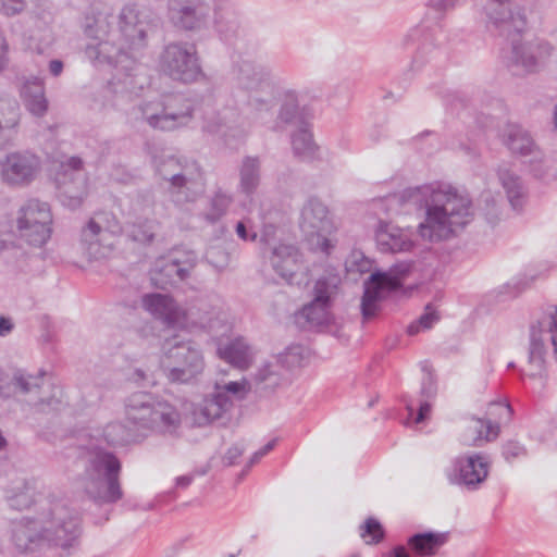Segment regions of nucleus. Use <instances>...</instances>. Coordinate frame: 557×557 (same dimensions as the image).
<instances>
[{
    "label": "nucleus",
    "instance_id": "49",
    "mask_svg": "<svg viewBox=\"0 0 557 557\" xmlns=\"http://www.w3.org/2000/svg\"><path fill=\"white\" fill-rule=\"evenodd\" d=\"M26 5V0H0V13L5 16H15L21 14Z\"/></svg>",
    "mask_w": 557,
    "mask_h": 557
},
{
    "label": "nucleus",
    "instance_id": "63",
    "mask_svg": "<svg viewBox=\"0 0 557 557\" xmlns=\"http://www.w3.org/2000/svg\"><path fill=\"white\" fill-rule=\"evenodd\" d=\"M275 235V227L273 225H264L261 233V242L269 244L270 239Z\"/></svg>",
    "mask_w": 557,
    "mask_h": 557
},
{
    "label": "nucleus",
    "instance_id": "24",
    "mask_svg": "<svg viewBox=\"0 0 557 557\" xmlns=\"http://www.w3.org/2000/svg\"><path fill=\"white\" fill-rule=\"evenodd\" d=\"M274 271L289 285L307 283L304 268L300 263L301 255L293 245L281 244L275 246L270 258Z\"/></svg>",
    "mask_w": 557,
    "mask_h": 557
},
{
    "label": "nucleus",
    "instance_id": "33",
    "mask_svg": "<svg viewBox=\"0 0 557 557\" xmlns=\"http://www.w3.org/2000/svg\"><path fill=\"white\" fill-rule=\"evenodd\" d=\"M42 375V373L34 375L21 369L13 372L14 388H16L17 395L25 397L29 405L44 404V398L40 396Z\"/></svg>",
    "mask_w": 557,
    "mask_h": 557
},
{
    "label": "nucleus",
    "instance_id": "39",
    "mask_svg": "<svg viewBox=\"0 0 557 557\" xmlns=\"http://www.w3.org/2000/svg\"><path fill=\"white\" fill-rule=\"evenodd\" d=\"M159 222L151 218H137L128 226L129 238L143 245H149L154 240L159 230Z\"/></svg>",
    "mask_w": 557,
    "mask_h": 557
},
{
    "label": "nucleus",
    "instance_id": "35",
    "mask_svg": "<svg viewBox=\"0 0 557 557\" xmlns=\"http://www.w3.org/2000/svg\"><path fill=\"white\" fill-rule=\"evenodd\" d=\"M5 499L13 509H27L35 502V487L25 479H20L5 490Z\"/></svg>",
    "mask_w": 557,
    "mask_h": 557
},
{
    "label": "nucleus",
    "instance_id": "48",
    "mask_svg": "<svg viewBox=\"0 0 557 557\" xmlns=\"http://www.w3.org/2000/svg\"><path fill=\"white\" fill-rule=\"evenodd\" d=\"M106 230L94 219H91L87 226L83 230L82 238L83 242L88 245V249L92 250L94 245H98L103 240ZM95 251H90L94 253Z\"/></svg>",
    "mask_w": 557,
    "mask_h": 557
},
{
    "label": "nucleus",
    "instance_id": "62",
    "mask_svg": "<svg viewBox=\"0 0 557 557\" xmlns=\"http://www.w3.org/2000/svg\"><path fill=\"white\" fill-rule=\"evenodd\" d=\"M13 323L11 319L5 317H0V336H7L13 330Z\"/></svg>",
    "mask_w": 557,
    "mask_h": 557
},
{
    "label": "nucleus",
    "instance_id": "26",
    "mask_svg": "<svg viewBox=\"0 0 557 557\" xmlns=\"http://www.w3.org/2000/svg\"><path fill=\"white\" fill-rule=\"evenodd\" d=\"M374 238L382 252H406L414 246L411 235L407 231L383 220H380L374 228Z\"/></svg>",
    "mask_w": 557,
    "mask_h": 557
},
{
    "label": "nucleus",
    "instance_id": "50",
    "mask_svg": "<svg viewBox=\"0 0 557 557\" xmlns=\"http://www.w3.org/2000/svg\"><path fill=\"white\" fill-rule=\"evenodd\" d=\"M406 408H407L409 418H412L414 423L424 422L431 412V404L426 400L420 403L419 409H418V412L416 416H414L413 404L407 403Z\"/></svg>",
    "mask_w": 557,
    "mask_h": 557
},
{
    "label": "nucleus",
    "instance_id": "17",
    "mask_svg": "<svg viewBox=\"0 0 557 557\" xmlns=\"http://www.w3.org/2000/svg\"><path fill=\"white\" fill-rule=\"evenodd\" d=\"M83 160L71 157L61 164L55 183L61 203L70 209L78 208L87 195V178L82 172Z\"/></svg>",
    "mask_w": 557,
    "mask_h": 557
},
{
    "label": "nucleus",
    "instance_id": "23",
    "mask_svg": "<svg viewBox=\"0 0 557 557\" xmlns=\"http://www.w3.org/2000/svg\"><path fill=\"white\" fill-rule=\"evenodd\" d=\"M488 474V462L481 454H473L457 458L453 470L447 472L450 483L475 490L485 481Z\"/></svg>",
    "mask_w": 557,
    "mask_h": 557
},
{
    "label": "nucleus",
    "instance_id": "14",
    "mask_svg": "<svg viewBox=\"0 0 557 557\" xmlns=\"http://www.w3.org/2000/svg\"><path fill=\"white\" fill-rule=\"evenodd\" d=\"M548 343L557 352V306H549L542 318L530 326L529 363L537 370L531 376L541 375Z\"/></svg>",
    "mask_w": 557,
    "mask_h": 557
},
{
    "label": "nucleus",
    "instance_id": "10",
    "mask_svg": "<svg viewBox=\"0 0 557 557\" xmlns=\"http://www.w3.org/2000/svg\"><path fill=\"white\" fill-rule=\"evenodd\" d=\"M412 270V262L401 261L389 268L388 271H374L364 282V290L361 298V313L364 320L375 317L380 309V302L391 292L403 286V281Z\"/></svg>",
    "mask_w": 557,
    "mask_h": 557
},
{
    "label": "nucleus",
    "instance_id": "53",
    "mask_svg": "<svg viewBox=\"0 0 557 557\" xmlns=\"http://www.w3.org/2000/svg\"><path fill=\"white\" fill-rule=\"evenodd\" d=\"M423 371H425V375L422 380L421 395L431 398L436 394L435 380L426 367H423Z\"/></svg>",
    "mask_w": 557,
    "mask_h": 557
},
{
    "label": "nucleus",
    "instance_id": "57",
    "mask_svg": "<svg viewBox=\"0 0 557 557\" xmlns=\"http://www.w3.org/2000/svg\"><path fill=\"white\" fill-rule=\"evenodd\" d=\"M236 234L240 239L246 242H255L258 237L257 232H255L246 221H239L236 224Z\"/></svg>",
    "mask_w": 557,
    "mask_h": 557
},
{
    "label": "nucleus",
    "instance_id": "11",
    "mask_svg": "<svg viewBox=\"0 0 557 557\" xmlns=\"http://www.w3.org/2000/svg\"><path fill=\"white\" fill-rule=\"evenodd\" d=\"M247 392L245 381L216 382L213 391L209 393L194 411L195 421L199 425L222 419L233 407V399L244 398Z\"/></svg>",
    "mask_w": 557,
    "mask_h": 557
},
{
    "label": "nucleus",
    "instance_id": "46",
    "mask_svg": "<svg viewBox=\"0 0 557 557\" xmlns=\"http://www.w3.org/2000/svg\"><path fill=\"white\" fill-rule=\"evenodd\" d=\"M360 536L366 541L367 544H376L384 537L383 527L376 519L369 518L360 528Z\"/></svg>",
    "mask_w": 557,
    "mask_h": 557
},
{
    "label": "nucleus",
    "instance_id": "8",
    "mask_svg": "<svg viewBox=\"0 0 557 557\" xmlns=\"http://www.w3.org/2000/svg\"><path fill=\"white\" fill-rule=\"evenodd\" d=\"M163 350L160 367L170 383L193 384L198 381L203 372L205 361L194 342L175 336L164 343Z\"/></svg>",
    "mask_w": 557,
    "mask_h": 557
},
{
    "label": "nucleus",
    "instance_id": "31",
    "mask_svg": "<svg viewBox=\"0 0 557 557\" xmlns=\"http://www.w3.org/2000/svg\"><path fill=\"white\" fill-rule=\"evenodd\" d=\"M240 126L242 119L238 110L224 108L211 115H206L202 128L210 134L228 136L235 135Z\"/></svg>",
    "mask_w": 557,
    "mask_h": 557
},
{
    "label": "nucleus",
    "instance_id": "55",
    "mask_svg": "<svg viewBox=\"0 0 557 557\" xmlns=\"http://www.w3.org/2000/svg\"><path fill=\"white\" fill-rule=\"evenodd\" d=\"M132 380L141 385H153L156 383V375L150 370L136 368L133 372Z\"/></svg>",
    "mask_w": 557,
    "mask_h": 557
},
{
    "label": "nucleus",
    "instance_id": "3",
    "mask_svg": "<svg viewBox=\"0 0 557 557\" xmlns=\"http://www.w3.org/2000/svg\"><path fill=\"white\" fill-rule=\"evenodd\" d=\"M126 420L135 429L121 422L108 423L102 430L82 433L100 434V445L124 446L141 442L147 432L174 434L181 426L177 408L162 396L150 392H135L125 399Z\"/></svg>",
    "mask_w": 557,
    "mask_h": 557
},
{
    "label": "nucleus",
    "instance_id": "4",
    "mask_svg": "<svg viewBox=\"0 0 557 557\" xmlns=\"http://www.w3.org/2000/svg\"><path fill=\"white\" fill-rule=\"evenodd\" d=\"M66 456L84 462L82 484L89 498L98 504H115L122 499V463L113 451L100 445L99 433H79Z\"/></svg>",
    "mask_w": 557,
    "mask_h": 557
},
{
    "label": "nucleus",
    "instance_id": "27",
    "mask_svg": "<svg viewBox=\"0 0 557 557\" xmlns=\"http://www.w3.org/2000/svg\"><path fill=\"white\" fill-rule=\"evenodd\" d=\"M214 29L225 42H232L239 35V15L232 0H214L212 16Z\"/></svg>",
    "mask_w": 557,
    "mask_h": 557
},
{
    "label": "nucleus",
    "instance_id": "18",
    "mask_svg": "<svg viewBox=\"0 0 557 557\" xmlns=\"http://www.w3.org/2000/svg\"><path fill=\"white\" fill-rule=\"evenodd\" d=\"M300 228L308 240L322 252L329 253L332 247L326 237L332 231L327 207L319 199L311 198L301 210Z\"/></svg>",
    "mask_w": 557,
    "mask_h": 557
},
{
    "label": "nucleus",
    "instance_id": "6",
    "mask_svg": "<svg viewBox=\"0 0 557 557\" xmlns=\"http://www.w3.org/2000/svg\"><path fill=\"white\" fill-rule=\"evenodd\" d=\"M157 173L169 183L168 191L177 205L194 202L203 193V173L197 161L185 156L154 158Z\"/></svg>",
    "mask_w": 557,
    "mask_h": 557
},
{
    "label": "nucleus",
    "instance_id": "20",
    "mask_svg": "<svg viewBox=\"0 0 557 557\" xmlns=\"http://www.w3.org/2000/svg\"><path fill=\"white\" fill-rule=\"evenodd\" d=\"M302 360V348L292 346L273 361L267 362L255 374L253 381L258 391L272 392L285 380L290 368L299 366Z\"/></svg>",
    "mask_w": 557,
    "mask_h": 557
},
{
    "label": "nucleus",
    "instance_id": "21",
    "mask_svg": "<svg viewBox=\"0 0 557 557\" xmlns=\"http://www.w3.org/2000/svg\"><path fill=\"white\" fill-rule=\"evenodd\" d=\"M503 143L508 149L521 157H531L529 160L531 172L537 178L546 173L543 152L536 147L530 134L520 125L508 124L503 133Z\"/></svg>",
    "mask_w": 557,
    "mask_h": 557
},
{
    "label": "nucleus",
    "instance_id": "32",
    "mask_svg": "<svg viewBox=\"0 0 557 557\" xmlns=\"http://www.w3.org/2000/svg\"><path fill=\"white\" fill-rule=\"evenodd\" d=\"M21 122V108L16 100L0 98V146L9 145L16 136Z\"/></svg>",
    "mask_w": 557,
    "mask_h": 557
},
{
    "label": "nucleus",
    "instance_id": "41",
    "mask_svg": "<svg viewBox=\"0 0 557 557\" xmlns=\"http://www.w3.org/2000/svg\"><path fill=\"white\" fill-rule=\"evenodd\" d=\"M339 283L341 278L336 274H326L319 277L313 287V299L317 302H327L329 306H332Z\"/></svg>",
    "mask_w": 557,
    "mask_h": 557
},
{
    "label": "nucleus",
    "instance_id": "60",
    "mask_svg": "<svg viewBox=\"0 0 557 557\" xmlns=\"http://www.w3.org/2000/svg\"><path fill=\"white\" fill-rule=\"evenodd\" d=\"M8 42L4 38V35L2 30L0 29V71L7 64V53H8Z\"/></svg>",
    "mask_w": 557,
    "mask_h": 557
},
{
    "label": "nucleus",
    "instance_id": "13",
    "mask_svg": "<svg viewBox=\"0 0 557 557\" xmlns=\"http://www.w3.org/2000/svg\"><path fill=\"white\" fill-rule=\"evenodd\" d=\"M214 0H168L166 14L171 25L182 32L198 33L211 22Z\"/></svg>",
    "mask_w": 557,
    "mask_h": 557
},
{
    "label": "nucleus",
    "instance_id": "40",
    "mask_svg": "<svg viewBox=\"0 0 557 557\" xmlns=\"http://www.w3.org/2000/svg\"><path fill=\"white\" fill-rule=\"evenodd\" d=\"M281 124L285 125H302L305 124L298 104V97L294 90H288L284 95V100L281 104L277 120H276V128L281 126Z\"/></svg>",
    "mask_w": 557,
    "mask_h": 557
},
{
    "label": "nucleus",
    "instance_id": "44",
    "mask_svg": "<svg viewBox=\"0 0 557 557\" xmlns=\"http://www.w3.org/2000/svg\"><path fill=\"white\" fill-rule=\"evenodd\" d=\"M331 306L327 302H317L315 299L304 306L300 314L312 326L326 325L331 321Z\"/></svg>",
    "mask_w": 557,
    "mask_h": 557
},
{
    "label": "nucleus",
    "instance_id": "2",
    "mask_svg": "<svg viewBox=\"0 0 557 557\" xmlns=\"http://www.w3.org/2000/svg\"><path fill=\"white\" fill-rule=\"evenodd\" d=\"M77 511L63 499H42L34 517H23L11 524V543L21 554L46 547H72L81 534Z\"/></svg>",
    "mask_w": 557,
    "mask_h": 557
},
{
    "label": "nucleus",
    "instance_id": "36",
    "mask_svg": "<svg viewBox=\"0 0 557 557\" xmlns=\"http://www.w3.org/2000/svg\"><path fill=\"white\" fill-rule=\"evenodd\" d=\"M447 541L446 533L424 532L413 534L408 545L418 555H433Z\"/></svg>",
    "mask_w": 557,
    "mask_h": 557
},
{
    "label": "nucleus",
    "instance_id": "56",
    "mask_svg": "<svg viewBox=\"0 0 557 557\" xmlns=\"http://www.w3.org/2000/svg\"><path fill=\"white\" fill-rule=\"evenodd\" d=\"M276 444V440L270 441L268 444H265L262 448L257 450L251 458L249 459L248 463L246 465V468L244 470V473L249 471V469L258 463L268 453H270Z\"/></svg>",
    "mask_w": 557,
    "mask_h": 557
},
{
    "label": "nucleus",
    "instance_id": "15",
    "mask_svg": "<svg viewBox=\"0 0 557 557\" xmlns=\"http://www.w3.org/2000/svg\"><path fill=\"white\" fill-rule=\"evenodd\" d=\"M40 171V158L29 150L10 152L0 161L1 180L11 187L28 186Z\"/></svg>",
    "mask_w": 557,
    "mask_h": 557
},
{
    "label": "nucleus",
    "instance_id": "45",
    "mask_svg": "<svg viewBox=\"0 0 557 557\" xmlns=\"http://www.w3.org/2000/svg\"><path fill=\"white\" fill-rule=\"evenodd\" d=\"M348 273L364 274L372 270V260L367 258L361 251H352L345 262Z\"/></svg>",
    "mask_w": 557,
    "mask_h": 557
},
{
    "label": "nucleus",
    "instance_id": "30",
    "mask_svg": "<svg viewBox=\"0 0 557 557\" xmlns=\"http://www.w3.org/2000/svg\"><path fill=\"white\" fill-rule=\"evenodd\" d=\"M20 94L26 110L32 115L42 117L47 114L49 101L46 97V87L42 78L38 76L26 78Z\"/></svg>",
    "mask_w": 557,
    "mask_h": 557
},
{
    "label": "nucleus",
    "instance_id": "22",
    "mask_svg": "<svg viewBox=\"0 0 557 557\" xmlns=\"http://www.w3.org/2000/svg\"><path fill=\"white\" fill-rule=\"evenodd\" d=\"M197 264V258L193 252L186 253L184 258L175 255L157 261L151 272L152 284L161 289L186 281Z\"/></svg>",
    "mask_w": 557,
    "mask_h": 557
},
{
    "label": "nucleus",
    "instance_id": "42",
    "mask_svg": "<svg viewBox=\"0 0 557 557\" xmlns=\"http://www.w3.org/2000/svg\"><path fill=\"white\" fill-rule=\"evenodd\" d=\"M292 147L296 156L311 158L315 152V144L308 125L305 123L292 136Z\"/></svg>",
    "mask_w": 557,
    "mask_h": 557
},
{
    "label": "nucleus",
    "instance_id": "9",
    "mask_svg": "<svg viewBox=\"0 0 557 557\" xmlns=\"http://www.w3.org/2000/svg\"><path fill=\"white\" fill-rule=\"evenodd\" d=\"M158 71L163 76L181 84H193L205 76L196 44L171 41L158 55Z\"/></svg>",
    "mask_w": 557,
    "mask_h": 557
},
{
    "label": "nucleus",
    "instance_id": "52",
    "mask_svg": "<svg viewBox=\"0 0 557 557\" xmlns=\"http://www.w3.org/2000/svg\"><path fill=\"white\" fill-rule=\"evenodd\" d=\"M484 201L486 203V211L484 212L485 220L491 225H495L499 220V210L496 201L491 195L485 196Z\"/></svg>",
    "mask_w": 557,
    "mask_h": 557
},
{
    "label": "nucleus",
    "instance_id": "19",
    "mask_svg": "<svg viewBox=\"0 0 557 557\" xmlns=\"http://www.w3.org/2000/svg\"><path fill=\"white\" fill-rule=\"evenodd\" d=\"M487 419H471L469 425L462 433L463 444L479 446L482 441H493L498 436L499 422H507L512 416L509 404L493 401L488 406Z\"/></svg>",
    "mask_w": 557,
    "mask_h": 557
},
{
    "label": "nucleus",
    "instance_id": "54",
    "mask_svg": "<svg viewBox=\"0 0 557 557\" xmlns=\"http://www.w3.org/2000/svg\"><path fill=\"white\" fill-rule=\"evenodd\" d=\"M245 446L243 443H237L230 447L222 458L224 466H233L236 460L244 454Z\"/></svg>",
    "mask_w": 557,
    "mask_h": 557
},
{
    "label": "nucleus",
    "instance_id": "58",
    "mask_svg": "<svg viewBox=\"0 0 557 557\" xmlns=\"http://www.w3.org/2000/svg\"><path fill=\"white\" fill-rule=\"evenodd\" d=\"M460 0H429V5L441 13L453 10Z\"/></svg>",
    "mask_w": 557,
    "mask_h": 557
},
{
    "label": "nucleus",
    "instance_id": "16",
    "mask_svg": "<svg viewBox=\"0 0 557 557\" xmlns=\"http://www.w3.org/2000/svg\"><path fill=\"white\" fill-rule=\"evenodd\" d=\"M95 41V44L87 45L85 49V54L90 62L95 65H112L116 70L121 66V69L129 71L125 74L124 78L116 76L117 81L124 85L125 89L133 91L137 87L143 88V85L138 84L136 81L137 73H133V71L137 70L133 66L134 62L128 59V55L123 51L122 47H116L113 42L107 40V38Z\"/></svg>",
    "mask_w": 557,
    "mask_h": 557
},
{
    "label": "nucleus",
    "instance_id": "34",
    "mask_svg": "<svg viewBox=\"0 0 557 557\" xmlns=\"http://www.w3.org/2000/svg\"><path fill=\"white\" fill-rule=\"evenodd\" d=\"M498 178L512 209L520 210L527 195L522 178L506 165L498 169Z\"/></svg>",
    "mask_w": 557,
    "mask_h": 557
},
{
    "label": "nucleus",
    "instance_id": "28",
    "mask_svg": "<svg viewBox=\"0 0 557 557\" xmlns=\"http://www.w3.org/2000/svg\"><path fill=\"white\" fill-rule=\"evenodd\" d=\"M112 17L101 1H92L85 8L81 17V28L84 35L92 40H102L110 33Z\"/></svg>",
    "mask_w": 557,
    "mask_h": 557
},
{
    "label": "nucleus",
    "instance_id": "59",
    "mask_svg": "<svg viewBox=\"0 0 557 557\" xmlns=\"http://www.w3.org/2000/svg\"><path fill=\"white\" fill-rule=\"evenodd\" d=\"M13 376L10 382H0V398L9 399L17 396L16 388H14Z\"/></svg>",
    "mask_w": 557,
    "mask_h": 557
},
{
    "label": "nucleus",
    "instance_id": "47",
    "mask_svg": "<svg viewBox=\"0 0 557 557\" xmlns=\"http://www.w3.org/2000/svg\"><path fill=\"white\" fill-rule=\"evenodd\" d=\"M440 320V317L434 309V307L429 304L425 306L424 313L420 315V318L417 320V322L411 323L408 326V333L410 335L417 334L420 329L429 330L433 326L434 323H436Z\"/></svg>",
    "mask_w": 557,
    "mask_h": 557
},
{
    "label": "nucleus",
    "instance_id": "38",
    "mask_svg": "<svg viewBox=\"0 0 557 557\" xmlns=\"http://www.w3.org/2000/svg\"><path fill=\"white\" fill-rule=\"evenodd\" d=\"M219 355L222 359L239 369H245L249 364V347L243 338H236L219 347Z\"/></svg>",
    "mask_w": 557,
    "mask_h": 557
},
{
    "label": "nucleus",
    "instance_id": "1",
    "mask_svg": "<svg viewBox=\"0 0 557 557\" xmlns=\"http://www.w3.org/2000/svg\"><path fill=\"white\" fill-rule=\"evenodd\" d=\"M387 215L408 211L407 207L423 210L425 220L419 224L422 238L430 242L444 240L462 231L474 218L471 198L445 183H431L409 187L391 194L374 202Z\"/></svg>",
    "mask_w": 557,
    "mask_h": 557
},
{
    "label": "nucleus",
    "instance_id": "61",
    "mask_svg": "<svg viewBox=\"0 0 557 557\" xmlns=\"http://www.w3.org/2000/svg\"><path fill=\"white\" fill-rule=\"evenodd\" d=\"M64 64L61 60H51L48 64V71L53 77H58L62 74Z\"/></svg>",
    "mask_w": 557,
    "mask_h": 557
},
{
    "label": "nucleus",
    "instance_id": "37",
    "mask_svg": "<svg viewBox=\"0 0 557 557\" xmlns=\"http://www.w3.org/2000/svg\"><path fill=\"white\" fill-rule=\"evenodd\" d=\"M233 200L230 193L218 188L209 199L208 209L202 213L203 220L210 224L219 222L227 213Z\"/></svg>",
    "mask_w": 557,
    "mask_h": 557
},
{
    "label": "nucleus",
    "instance_id": "12",
    "mask_svg": "<svg viewBox=\"0 0 557 557\" xmlns=\"http://www.w3.org/2000/svg\"><path fill=\"white\" fill-rule=\"evenodd\" d=\"M52 215L47 202L28 200L18 212L17 231L21 238L35 247H41L51 236Z\"/></svg>",
    "mask_w": 557,
    "mask_h": 557
},
{
    "label": "nucleus",
    "instance_id": "64",
    "mask_svg": "<svg viewBox=\"0 0 557 557\" xmlns=\"http://www.w3.org/2000/svg\"><path fill=\"white\" fill-rule=\"evenodd\" d=\"M193 480H194L193 475H182V476H178V478H176V486L185 488V487L190 485Z\"/></svg>",
    "mask_w": 557,
    "mask_h": 557
},
{
    "label": "nucleus",
    "instance_id": "25",
    "mask_svg": "<svg viewBox=\"0 0 557 557\" xmlns=\"http://www.w3.org/2000/svg\"><path fill=\"white\" fill-rule=\"evenodd\" d=\"M117 30L128 48L145 46L147 22L136 4H126L121 9L117 15Z\"/></svg>",
    "mask_w": 557,
    "mask_h": 557
},
{
    "label": "nucleus",
    "instance_id": "7",
    "mask_svg": "<svg viewBox=\"0 0 557 557\" xmlns=\"http://www.w3.org/2000/svg\"><path fill=\"white\" fill-rule=\"evenodd\" d=\"M233 76L238 88L248 92L247 104L256 113H268L276 106L278 86L271 72L253 61L234 62Z\"/></svg>",
    "mask_w": 557,
    "mask_h": 557
},
{
    "label": "nucleus",
    "instance_id": "43",
    "mask_svg": "<svg viewBox=\"0 0 557 557\" xmlns=\"http://www.w3.org/2000/svg\"><path fill=\"white\" fill-rule=\"evenodd\" d=\"M144 308L160 319H169L173 312L172 298L162 294H148L143 298Z\"/></svg>",
    "mask_w": 557,
    "mask_h": 557
},
{
    "label": "nucleus",
    "instance_id": "51",
    "mask_svg": "<svg viewBox=\"0 0 557 557\" xmlns=\"http://www.w3.org/2000/svg\"><path fill=\"white\" fill-rule=\"evenodd\" d=\"M503 456L507 461L525 456L527 450L523 445L518 442L509 441L503 446Z\"/></svg>",
    "mask_w": 557,
    "mask_h": 557
},
{
    "label": "nucleus",
    "instance_id": "5",
    "mask_svg": "<svg viewBox=\"0 0 557 557\" xmlns=\"http://www.w3.org/2000/svg\"><path fill=\"white\" fill-rule=\"evenodd\" d=\"M193 102L178 94L152 100H140L131 109V116L153 129L173 132L189 126L194 120Z\"/></svg>",
    "mask_w": 557,
    "mask_h": 557
},
{
    "label": "nucleus",
    "instance_id": "29",
    "mask_svg": "<svg viewBox=\"0 0 557 557\" xmlns=\"http://www.w3.org/2000/svg\"><path fill=\"white\" fill-rule=\"evenodd\" d=\"M262 180V160L259 156H244L238 164L237 191L252 203Z\"/></svg>",
    "mask_w": 557,
    "mask_h": 557
}]
</instances>
